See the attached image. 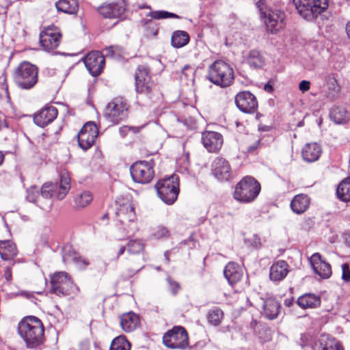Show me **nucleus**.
I'll list each match as a JSON object with an SVG mask.
<instances>
[{"label": "nucleus", "instance_id": "f257e3e1", "mask_svg": "<svg viewBox=\"0 0 350 350\" xmlns=\"http://www.w3.org/2000/svg\"><path fill=\"white\" fill-rule=\"evenodd\" d=\"M18 332L27 348L36 349L44 340V327L40 319L34 316L23 318L18 325Z\"/></svg>", "mask_w": 350, "mask_h": 350}, {"label": "nucleus", "instance_id": "f03ea898", "mask_svg": "<svg viewBox=\"0 0 350 350\" xmlns=\"http://www.w3.org/2000/svg\"><path fill=\"white\" fill-rule=\"evenodd\" d=\"M264 1L260 0L256 3L260 12V18L262 20L267 31L271 33H276L282 30L286 25V14L278 9H266L264 10L262 5Z\"/></svg>", "mask_w": 350, "mask_h": 350}, {"label": "nucleus", "instance_id": "7ed1b4c3", "mask_svg": "<svg viewBox=\"0 0 350 350\" xmlns=\"http://www.w3.org/2000/svg\"><path fill=\"white\" fill-rule=\"evenodd\" d=\"M260 190V185L254 178L245 176L237 184L234 198L240 202L250 203L256 200Z\"/></svg>", "mask_w": 350, "mask_h": 350}, {"label": "nucleus", "instance_id": "20e7f679", "mask_svg": "<svg viewBox=\"0 0 350 350\" xmlns=\"http://www.w3.org/2000/svg\"><path fill=\"white\" fill-rule=\"evenodd\" d=\"M208 79L217 85L228 87L234 80V72L228 64L217 60L209 66Z\"/></svg>", "mask_w": 350, "mask_h": 350}, {"label": "nucleus", "instance_id": "39448f33", "mask_svg": "<svg viewBox=\"0 0 350 350\" xmlns=\"http://www.w3.org/2000/svg\"><path fill=\"white\" fill-rule=\"evenodd\" d=\"M38 68L27 62L19 64L14 72V80L21 89L29 90L38 82Z\"/></svg>", "mask_w": 350, "mask_h": 350}, {"label": "nucleus", "instance_id": "423d86ee", "mask_svg": "<svg viewBox=\"0 0 350 350\" xmlns=\"http://www.w3.org/2000/svg\"><path fill=\"white\" fill-rule=\"evenodd\" d=\"M298 14L312 21L328 8V0H293Z\"/></svg>", "mask_w": 350, "mask_h": 350}, {"label": "nucleus", "instance_id": "0eeeda50", "mask_svg": "<svg viewBox=\"0 0 350 350\" xmlns=\"http://www.w3.org/2000/svg\"><path fill=\"white\" fill-rule=\"evenodd\" d=\"M70 178L67 172H62L60 176L59 184L49 183L42 185L40 189L42 199L49 200L55 196L58 200H63L70 189Z\"/></svg>", "mask_w": 350, "mask_h": 350}, {"label": "nucleus", "instance_id": "6e6552de", "mask_svg": "<svg viewBox=\"0 0 350 350\" xmlns=\"http://www.w3.org/2000/svg\"><path fill=\"white\" fill-rule=\"evenodd\" d=\"M158 196L167 204H172L177 200L179 182L176 175L160 180L155 185Z\"/></svg>", "mask_w": 350, "mask_h": 350}, {"label": "nucleus", "instance_id": "1a4fd4ad", "mask_svg": "<svg viewBox=\"0 0 350 350\" xmlns=\"http://www.w3.org/2000/svg\"><path fill=\"white\" fill-rule=\"evenodd\" d=\"M128 109L126 100L122 97H116L108 103L104 116L109 122L116 124L126 118Z\"/></svg>", "mask_w": 350, "mask_h": 350}, {"label": "nucleus", "instance_id": "9d476101", "mask_svg": "<svg viewBox=\"0 0 350 350\" xmlns=\"http://www.w3.org/2000/svg\"><path fill=\"white\" fill-rule=\"evenodd\" d=\"M163 345L169 349H185L189 345V337L182 326H174L164 334Z\"/></svg>", "mask_w": 350, "mask_h": 350}, {"label": "nucleus", "instance_id": "9b49d317", "mask_svg": "<svg viewBox=\"0 0 350 350\" xmlns=\"http://www.w3.org/2000/svg\"><path fill=\"white\" fill-rule=\"evenodd\" d=\"M135 90L138 94L151 98L156 88L150 76V70L146 66H139L135 75Z\"/></svg>", "mask_w": 350, "mask_h": 350}, {"label": "nucleus", "instance_id": "f8f14e48", "mask_svg": "<svg viewBox=\"0 0 350 350\" xmlns=\"http://www.w3.org/2000/svg\"><path fill=\"white\" fill-rule=\"evenodd\" d=\"M152 161H139L134 163L130 167L131 177L134 182L146 184L152 179L154 172Z\"/></svg>", "mask_w": 350, "mask_h": 350}, {"label": "nucleus", "instance_id": "ddd939ff", "mask_svg": "<svg viewBox=\"0 0 350 350\" xmlns=\"http://www.w3.org/2000/svg\"><path fill=\"white\" fill-rule=\"evenodd\" d=\"M51 291L57 295H67L73 292L75 285L69 275L64 271L57 272L51 278Z\"/></svg>", "mask_w": 350, "mask_h": 350}, {"label": "nucleus", "instance_id": "4468645a", "mask_svg": "<svg viewBox=\"0 0 350 350\" xmlns=\"http://www.w3.org/2000/svg\"><path fill=\"white\" fill-rule=\"evenodd\" d=\"M116 215L117 219L122 224L133 223L136 218L135 207L129 198H118L116 202Z\"/></svg>", "mask_w": 350, "mask_h": 350}, {"label": "nucleus", "instance_id": "2eb2a0df", "mask_svg": "<svg viewBox=\"0 0 350 350\" xmlns=\"http://www.w3.org/2000/svg\"><path fill=\"white\" fill-rule=\"evenodd\" d=\"M98 135L96 124L92 122H87L77 135L79 147L83 150H88L94 145Z\"/></svg>", "mask_w": 350, "mask_h": 350}, {"label": "nucleus", "instance_id": "dca6fc26", "mask_svg": "<svg viewBox=\"0 0 350 350\" xmlns=\"http://www.w3.org/2000/svg\"><path fill=\"white\" fill-rule=\"evenodd\" d=\"M61 33L55 26L45 28L40 35V43L44 50L51 51L59 44Z\"/></svg>", "mask_w": 350, "mask_h": 350}, {"label": "nucleus", "instance_id": "f3484780", "mask_svg": "<svg viewBox=\"0 0 350 350\" xmlns=\"http://www.w3.org/2000/svg\"><path fill=\"white\" fill-rule=\"evenodd\" d=\"M235 103L237 107L244 113H252L258 109L256 96L248 91L238 93L235 97Z\"/></svg>", "mask_w": 350, "mask_h": 350}, {"label": "nucleus", "instance_id": "a211bd4d", "mask_svg": "<svg viewBox=\"0 0 350 350\" xmlns=\"http://www.w3.org/2000/svg\"><path fill=\"white\" fill-rule=\"evenodd\" d=\"M83 62L90 73L94 77L100 75L105 66V57L99 51L89 53L84 57Z\"/></svg>", "mask_w": 350, "mask_h": 350}, {"label": "nucleus", "instance_id": "6ab92c4d", "mask_svg": "<svg viewBox=\"0 0 350 350\" xmlns=\"http://www.w3.org/2000/svg\"><path fill=\"white\" fill-rule=\"evenodd\" d=\"M201 141L207 151L212 153L219 152L224 143L223 136L221 133L209 131L202 133Z\"/></svg>", "mask_w": 350, "mask_h": 350}, {"label": "nucleus", "instance_id": "aec40b11", "mask_svg": "<svg viewBox=\"0 0 350 350\" xmlns=\"http://www.w3.org/2000/svg\"><path fill=\"white\" fill-rule=\"evenodd\" d=\"M306 350H343L340 342L327 335H321L310 345H305Z\"/></svg>", "mask_w": 350, "mask_h": 350}, {"label": "nucleus", "instance_id": "412c9836", "mask_svg": "<svg viewBox=\"0 0 350 350\" xmlns=\"http://www.w3.org/2000/svg\"><path fill=\"white\" fill-rule=\"evenodd\" d=\"M314 272L323 279H327L332 275L331 265L327 262L319 253L313 254L309 258Z\"/></svg>", "mask_w": 350, "mask_h": 350}, {"label": "nucleus", "instance_id": "4be33fe9", "mask_svg": "<svg viewBox=\"0 0 350 350\" xmlns=\"http://www.w3.org/2000/svg\"><path fill=\"white\" fill-rule=\"evenodd\" d=\"M211 173L219 180H228L231 177L229 163L222 157H217L211 165Z\"/></svg>", "mask_w": 350, "mask_h": 350}, {"label": "nucleus", "instance_id": "5701e85b", "mask_svg": "<svg viewBox=\"0 0 350 350\" xmlns=\"http://www.w3.org/2000/svg\"><path fill=\"white\" fill-rule=\"evenodd\" d=\"M57 113L56 107L45 106L34 115L33 121L38 126L44 127L57 118Z\"/></svg>", "mask_w": 350, "mask_h": 350}, {"label": "nucleus", "instance_id": "b1692460", "mask_svg": "<svg viewBox=\"0 0 350 350\" xmlns=\"http://www.w3.org/2000/svg\"><path fill=\"white\" fill-rule=\"evenodd\" d=\"M125 11L123 1L116 3H104L98 8L99 13L105 18H116L120 17Z\"/></svg>", "mask_w": 350, "mask_h": 350}, {"label": "nucleus", "instance_id": "393cba45", "mask_svg": "<svg viewBox=\"0 0 350 350\" xmlns=\"http://www.w3.org/2000/svg\"><path fill=\"white\" fill-rule=\"evenodd\" d=\"M288 271V264L284 260H278L270 267V279L274 282L281 281L286 278Z\"/></svg>", "mask_w": 350, "mask_h": 350}, {"label": "nucleus", "instance_id": "a878e982", "mask_svg": "<svg viewBox=\"0 0 350 350\" xmlns=\"http://www.w3.org/2000/svg\"><path fill=\"white\" fill-rule=\"evenodd\" d=\"M224 275L229 284H234L241 280L243 276V269L237 263L230 262L225 267Z\"/></svg>", "mask_w": 350, "mask_h": 350}, {"label": "nucleus", "instance_id": "bb28decb", "mask_svg": "<svg viewBox=\"0 0 350 350\" xmlns=\"http://www.w3.org/2000/svg\"><path fill=\"white\" fill-rule=\"evenodd\" d=\"M120 323L125 332H131L139 325V319L136 314L130 312L123 314L120 317Z\"/></svg>", "mask_w": 350, "mask_h": 350}, {"label": "nucleus", "instance_id": "cd10ccee", "mask_svg": "<svg viewBox=\"0 0 350 350\" xmlns=\"http://www.w3.org/2000/svg\"><path fill=\"white\" fill-rule=\"evenodd\" d=\"M322 152L321 146L317 143H310L302 149V157L307 162L312 163L319 159Z\"/></svg>", "mask_w": 350, "mask_h": 350}, {"label": "nucleus", "instance_id": "c85d7f7f", "mask_svg": "<svg viewBox=\"0 0 350 350\" xmlns=\"http://www.w3.org/2000/svg\"><path fill=\"white\" fill-rule=\"evenodd\" d=\"M262 308L265 317L271 320L278 316L280 304L275 298L269 297L264 301Z\"/></svg>", "mask_w": 350, "mask_h": 350}, {"label": "nucleus", "instance_id": "c756f323", "mask_svg": "<svg viewBox=\"0 0 350 350\" xmlns=\"http://www.w3.org/2000/svg\"><path fill=\"white\" fill-rule=\"evenodd\" d=\"M310 202V198L307 195L299 194L291 200V207L296 214H301L308 208Z\"/></svg>", "mask_w": 350, "mask_h": 350}, {"label": "nucleus", "instance_id": "7c9ffc66", "mask_svg": "<svg viewBox=\"0 0 350 350\" xmlns=\"http://www.w3.org/2000/svg\"><path fill=\"white\" fill-rule=\"evenodd\" d=\"M297 304L303 309L315 308L320 306L321 299L313 293H306L297 299Z\"/></svg>", "mask_w": 350, "mask_h": 350}, {"label": "nucleus", "instance_id": "2f4dec72", "mask_svg": "<svg viewBox=\"0 0 350 350\" xmlns=\"http://www.w3.org/2000/svg\"><path fill=\"white\" fill-rule=\"evenodd\" d=\"M329 118L336 124H344L349 120L347 110L340 106H334L329 110Z\"/></svg>", "mask_w": 350, "mask_h": 350}, {"label": "nucleus", "instance_id": "473e14b6", "mask_svg": "<svg viewBox=\"0 0 350 350\" xmlns=\"http://www.w3.org/2000/svg\"><path fill=\"white\" fill-rule=\"evenodd\" d=\"M63 260L66 263L73 262L81 269L85 268L89 265V262L72 250H65Z\"/></svg>", "mask_w": 350, "mask_h": 350}, {"label": "nucleus", "instance_id": "72a5a7b5", "mask_svg": "<svg viewBox=\"0 0 350 350\" xmlns=\"http://www.w3.org/2000/svg\"><path fill=\"white\" fill-rule=\"evenodd\" d=\"M59 12L68 14H75L79 10L77 0H59L55 3Z\"/></svg>", "mask_w": 350, "mask_h": 350}, {"label": "nucleus", "instance_id": "f704fd0d", "mask_svg": "<svg viewBox=\"0 0 350 350\" xmlns=\"http://www.w3.org/2000/svg\"><path fill=\"white\" fill-rule=\"evenodd\" d=\"M17 254L16 245L9 241H0V256L3 260L13 258Z\"/></svg>", "mask_w": 350, "mask_h": 350}, {"label": "nucleus", "instance_id": "c9c22d12", "mask_svg": "<svg viewBox=\"0 0 350 350\" xmlns=\"http://www.w3.org/2000/svg\"><path fill=\"white\" fill-rule=\"evenodd\" d=\"M189 40V35L187 31L177 30L173 32L172 35L171 44L174 48L179 49L187 45Z\"/></svg>", "mask_w": 350, "mask_h": 350}, {"label": "nucleus", "instance_id": "e433bc0d", "mask_svg": "<svg viewBox=\"0 0 350 350\" xmlns=\"http://www.w3.org/2000/svg\"><path fill=\"white\" fill-rule=\"evenodd\" d=\"M338 198L342 202H350V178H346L338 185L336 189Z\"/></svg>", "mask_w": 350, "mask_h": 350}, {"label": "nucleus", "instance_id": "4c0bfd02", "mask_svg": "<svg viewBox=\"0 0 350 350\" xmlns=\"http://www.w3.org/2000/svg\"><path fill=\"white\" fill-rule=\"evenodd\" d=\"M27 200L32 203L37 204L42 209H45L43 206L40 189L36 186H32L27 190Z\"/></svg>", "mask_w": 350, "mask_h": 350}, {"label": "nucleus", "instance_id": "58836bf2", "mask_svg": "<svg viewBox=\"0 0 350 350\" xmlns=\"http://www.w3.org/2000/svg\"><path fill=\"white\" fill-rule=\"evenodd\" d=\"M110 350H131V344L124 336H119L112 340Z\"/></svg>", "mask_w": 350, "mask_h": 350}, {"label": "nucleus", "instance_id": "ea45409f", "mask_svg": "<svg viewBox=\"0 0 350 350\" xmlns=\"http://www.w3.org/2000/svg\"><path fill=\"white\" fill-rule=\"evenodd\" d=\"M247 62L251 67L257 68L263 65L264 59L258 51L253 50L249 53Z\"/></svg>", "mask_w": 350, "mask_h": 350}, {"label": "nucleus", "instance_id": "a19ab883", "mask_svg": "<svg viewBox=\"0 0 350 350\" xmlns=\"http://www.w3.org/2000/svg\"><path fill=\"white\" fill-rule=\"evenodd\" d=\"M223 317L224 312L221 309L218 308H213L208 312V322L212 325L217 326L221 323Z\"/></svg>", "mask_w": 350, "mask_h": 350}, {"label": "nucleus", "instance_id": "79ce46f5", "mask_svg": "<svg viewBox=\"0 0 350 350\" xmlns=\"http://www.w3.org/2000/svg\"><path fill=\"white\" fill-rule=\"evenodd\" d=\"M92 200V196L89 191H83L75 198V204L77 208H84Z\"/></svg>", "mask_w": 350, "mask_h": 350}, {"label": "nucleus", "instance_id": "37998d69", "mask_svg": "<svg viewBox=\"0 0 350 350\" xmlns=\"http://www.w3.org/2000/svg\"><path fill=\"white\" fill-rule=\"evenodd\" d=\"M141 23L145 28L148 36H156L157 35L159 29L154 21L150 19H144Z\"/></svg>", "mask_w": 350, "mask_h": 350}, {"label": "nucleus", "instance_id": "c03bdc74", "mask_svg": "<svg viewBox=\"0 0 350 350\" xmlns=\"http://www.w3.org/2000/svg\"><path fill=\"white\" fill-rule=\"evenodd\" d=\"M127 251L129 254H137L144 250V244L139 240H130L127 243Z\"/></svg>", "mask_w": 350, "mask_h": 350}, {"label": "nucleus", "instance_id": "a18cd8bd", "mask_svg": "<svg viewBox=\"0 0 350 350\" xmlns=\"http://www.w3.org/2000/svg\"><path fill=\"white\" fill-rule=\"evenodd\" d=\"M148 16H150L153 19L159 20V19H163V18H178L179 16L174 13L169 12L164 10H158V11H154L150 12Z\"/></svg>", "mask_w": 350, "mask_h": 350}, {"label": "nucleus", "instance_id": "49530a36", "mask_svg": "<svg viewBox=\"0 0 350 350\" xmlns=\"http://www.w3.org/2000/svg\"><path fill=\"white\" fill-rule=\"evenodd\" d=\"M153 235L154 237L157 239L167 237L169 236V231L167 229V228L162 226H159L154 229Z\"/></svg>", "mask_w": 350, "mask_h": 350}, {"label": "nucleus", "instance_id": "de8ad7c7", "mask_svg": "<svg viewBox=\"0 0 350 350\" xmlns=\"http://www.w3.org/2000/svg\"><path fill=\"white\" fill-rule=\"evenodd\" d=\"M126 250V247L124 245L117 243L114 244L113 246V251L116 254L115 260H117L119 259L120 256H122Z\"/></svg>", "mask_w": 350, "mask_h": 350}, {"label": "nucleus", "instance_id": "09e8293b", "mask_svg": "<svg viewBox=\"0 0 350 350\" xmlns=\"http://www.w3.org/2000/svg\"><path fill=\"white\" fill-rule=\"evenodd\" d=\"M10 100L8 85L5 83L0 84V102Z\"/></svg>", "mask_w": 350, "mask_h": 350}, {"label": "nucleus", "instance_id": "8fccbe9b", "mask_svg": "<svg viewBox=\"0 0 350 350\" xmlns=\"http://www.w3.org/2000/svg\"><path fill=\"white\" fill-rule=\"evenodd\" d=\"M167 282L168 283L170 290L171 291L172 293L174 295H176L179 290L180 289V284L177 282L173 280L170 277H168L167 278Z\"/></svg>", "mask_w": 350, "mask_h": 350}, {"label": "nucleus", "instance_id": "3c124183", "mask_svg": "<svg viewBox=\"0 0 350 350\" xmlns=\"http://www.w3.org/2000/svg\"><path fill=\"white\" fill-rule=\"evenodd\" d=\"M139 131V127H132L129 126H124L119 129V133L122 137H125L126 135L130 131L136 133H138Z\"/></svg>", "mask_w": 350, "mask_h": 350}, {"label": "nucleus", "instance_id": "603ef678", "mask_svg": "<svg viewBox=\"0 0 350 350\" xmlns=\"http://www.w3.org/2000/svg\"><path fill=\"white\" fill-rule=\"evenodd\" d=\"M342 280L346 282H349L350 281V269H349V265L347 263L342 265Z\"/></svg>", "mask_w": 350, "mask_h": 350}, {"label": "nucleus", "instance_id": "864d4df0", "mask_svg": "<svg viewBox=\"0 0 350 350\" xmlns=\"http://www.w3.org/2000/svg\"><path fill=\"white\" fill-rule=\"evenodd\" d=\"M328 79H329L328 83L329 84V88H332L336 92L339 91L340 88H339V86L338 85L337 81H336L334 75H329Z\"/></svg>", "mask_w": 350, "mask_h": 350}, {"label": "nucleus", "instance_id": "5fc2aeb1", "mask_svg": "<svg viewBox=\"0 0 350 350\" xmlns=\"http://www.w3.org/2000/svg\"><path fill=\"white\" fill-rule=\"evenodd\" d=\"M119 50V47L118 46H111L107 47L105 49L106 55L107 56H114L116 51Z\"/></svg>", "mask_w": 350, "mask_h": 350}, {"label": "nucleus", "instance_id": "6e6d98bb", "mask_svg": "<svg viewBox=\"0 0 350 350\" xmlns=\"http://www.w3.org/2000/svg\"><path fill=\"white\" fill-rule=\"evenodd\" d=\"M310 83L308 81L303 80L299 84V88L301 92H306L310 89Z\"/></svg>", "mask_w": 350, "mask_h": 350}, {"label": "nucleus", "instance_id": "4d7b16f0", "mask_svg": "<svg viewBox=\"0 0 350 350\" xmlns=\"http://www.w3.org/2000/svg\"><path fill=\"white\" fill-rule=\"evenodd\" d=\"M251 242L252 245L256 247H258L260 245V239L256 234L253 235Z\"/></svg>", "mask_w": 350, "mask_h": 350}, {"label": "nucleus", "instance_id": "13d9d810", "mask_svg": "<svg viewBox=\"0 0 350 350\" xmlns=\"http://www.w3.org/2000/svg\"><path fill=\"white\" fill-rule=\"evenodd\" d=\"M4 277L8 282L12 280V271L10 267H6L4 271Z\"/></svg>", "mask_w": 350, "mask_h": 350}, {"label": "nucleus", "instance_id": "bf43d9fd", "mask_svg": "<svg viewBox=\"0 0 350 350\" xmlns=\"http://www.w3.org/2000/svg\"><path fill=\"white\" fill-rule=\"evenodd\" d=\"M343 239L347 245L350 247V232H347L343 234Z\"/></svg>", "mask_w": 350, "mask_h": 350}, {"label": "nucleus", "instance_id": "052dcab7", "mask_svg": "<svg viewBox=\"0 0 350 350\" xmlns=\"http://www.w3.org/2000/svg\"><path fill=\"white\" fill-rule=\"evenodd\" d=\"M293 304V299L288 298L284 300V305L287 307H291Z\"/></svg>", "mask_w": 350, "mask_h": 350}, {"label": "nucleus", "instance_id": "680f3d73", "mask_svg": "<svg viewBox=\"0 0 350 350\" xmlns=\"http://www.w3.org/2000/svg\"><path fill=\"white\" fill-rule=\"evenodd\" d=\"M264 90L268 92H271L273 90V87L270 84L267 83L264 87Z\"/></svg>", "mask_w": 350, "mask_h": 350}, {"label": "nucleus", "instance_id": "e2e57ef3", "mask_svg": "<svg viewBox=\"0 0 350 350\" xmlns=\"http://www.w3.org/2000/svg\"><path fill=\"white\" fill-rule=\"evenodd\" d=\"M191 70L192 71V69H191V66H189V65H186V66H184V68H183V70H182L183 74H185V75H187V74L185 73V72H186L187 70Z\"/></svg>", "mask_w": 350, "mask_h": 350}, {"label": "nucleus", "instance_id": "0e129e2a", "mask_svg": "<svg viewBox=\"0 0 350 350\" xmlns=\"http://www.w3.org/2000/svg\"><path fill=\"white\" fill-rule=\"evenodd\" d=\"M346 31L349 38H350V21L346 25Z\"/></svg>", "mask_w": 350, "mask_h": 350}, {"label": "nucleus", "instance_id": "69168bd1", "mask_svg": "<svg viewBox=\"0 0 350 350\" xmlns=\"http://www.w3.org/2000/svg\"><path fill=\"white\" fill-rule=\"evenodd\" d=\"M3 159H4V155L3 154V153L1 152H0V165H1V163H3Z\"/></svg>", "mask_w": 350, "mask_h": 350}, {"label": "nucleus", "instance_id": "338daca9", "mask_svg": "<svg viewBox=\"0 0 350 350\" xmlns=\"http://www.w3.org/2000/svg\"><path fill=\"white\" fill-rule=\"evenodd\" d=\"M165 259H166L167 262H170V258H169V256H168L167 252L165 253Z\"/></svg>", "mask_w": 350, "mask_h": 350}, {"label": "nucleus", "instance_id": "774afa93", "mask_svg": "<svg viewBox=\"0 0 350 350\" xmlns=\"http://www.w3.org/2000/svg\"><path fill=\"white\" fill-rule=\"evenodd\" d=\"M269 126H263V127H259V129L261 131H267Z\"/></svg>", "mask_w": 350, "mask_h": 350}]
</instances>
